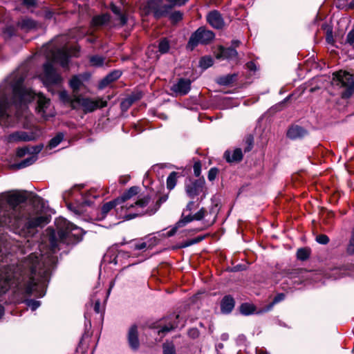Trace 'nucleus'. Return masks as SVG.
Returning <instances> with one entry per match:
<instances>
[{"label": "nucleus", "instance_id": "1", "mask_svg": "<svg viewBox=\"0 0 354 354\" xmlns=\"http://www.w3.org/2000/svg\"><path fill=\"white\" fill-rule=\"evenodd\" d=\"M55 262L53 257L41 256L39 259L37 254L32 253L17 266L1 269L0 294L13 286L26 295L36 292L37 296L43 297Z\"/></svg>", "mask_w": 354, "mask_h": 354}, {"label": "nucleus", "instance_id": "2", "mask_svg": "<svg viewBox=\"0 0 354 354\" xmlns=\"http://www.w3.org/2000/svg\"><path fill=\"white\" fill-rule=\"evenodd\" d=\"M23 82L24 79L19 77L9 82L6 80L0 86V124L4 127H13L23 118L29 121L31 115L26 104L34 99L37 101V110L44 118L53 116V113L48 111L50 100L40 93L24 88Z\"/></svg>", "mask_w": 354, "mask_h": 354}, {"label": "nucleus", "instance_id": "3", "mask_svg": "<svg viewBox=\"0 0 354 354\" xmlns=\"http://www.w3.org/2000/svg\"><path fill=\"white\" fill-rule=\"evenodd\" d=\"M139 192V187L133 186L127 190L117 201L120 204L118 208V214L124 220H131L137 216L145 214H153L160 208L162 203L166 201L167 198L162 197L157 201L153 207H148L150 198L148 196L135 200L134 197Z\"/></svg>", "mask_w": 354, "mask_h": 354}, {"label": "nucleus", "instance_id": "4", "mask_svg": "<svg viewBox=\"0 0 354 354\" xmlns=\"http://www.w3.org/2000/svg\"><path fill=\"white\" fill-rule=\"evenodd\" d=\"M26 200L25 196L18 192L2 194L0 196V205L4 202L8 205V209L1 207L0 223L3 225L11 227L17 224L15 207Z\"/></svg>", "mask_w": 354, "mask_h": 354}, {"label": "nucleus", "instance_id": "5", "mask_svg": "<svg viewBox=\"0 0 354 354\" xmlns=\"http://www.w3.org/2000/svg\"><path fill=\"white\" fill-rule=\"evenodd\" d=\"M59 236L62 241L68 244L80 241L82 237V230L65 219H59L57 223Z\"/></svg>", "mask_w": 354, "mask_h": 354}, {"label": "nucleus", "instance_id": "6", "mask_svg": "<svg viewBox=\"0 0 354 354\" xmlns=\"http://www.w3.org/2000/svg\"><path fill=\"white\" fill-rule=\"evenodd\" d=\"M39 77L49 91H51L52 86H59L63 82V78L50 62L44 64L43 71L39 75Z\"/></svg>", "mask_w": 354, "mask_h": 354}, {"label": "nucleus", "instance_id": "7", "mask_svg": "<svg viewBox=\"0 0 354 354\" xmlns=\"http://www.w3.org/2000/svg\"><path fill=\"white\" fill-rule=\"evenodd\" d=\"M106 101L103 100L101 98L92 100L91 98L84 97L81 95L74 94L72 108L77 109V106H81L85 112H92L98 108L106 106Z\"/></svg>", "mask_w": 354, "mask_h": 354}, {"label": "nucleus", "instance_id": "8", "mask_svg": "<svg viewBox=\"0 0 354 354\" xmlns=\"http://www.w3.org/2000/svg\"><path fill=\"white\" fill-rule=\"evenodd\" d=\"M333 82L345 88L342 93L343 97H349L354 93V75L346 71H338L334 73Z\"/></svg>", "mask_w": 354, "mask_h": 354}, {"label": "nucleus", "instance_id": "9", "mask_svg": "<svg viewBox=\"0 0 354 354\" xmlns=\"http://www.w3.org/2000/svg\"><path fill=\"white\" fill-rule=\"evenodd\" d=\"M214 33L204 27L198 28L190 37L187 46L192 50L199 44H206L214 38Z\"/></svg>", "mask_w": 354, "mask_h": 354}, {"label": "nucleus", "instance_id": "10", "mask_svg": "<svg viewBox=\"0 0 354 354\" xmlns=\"http://www.w3.org/2000/svg\"><path fill=\"white\" fill-rule=\"evenodd\" d=\"M147 14H153L155 18L159 19L166 16L171 10V6L164 4L162 0H149L144 6Z\"/></svg>", "mask_w": 354, "mask_h": 354}, {"label": "nucleus", "instance_id": "11", "mask_svg": "<svg viewBox=\"0 0 354 354\" xmlns=\"http://www.w3.org/2000/svg\"><path fill=\"white\" fill-rule=\"evenodd\" d=\"M40 135V131L37 130L33 132L16 131L9 134L6 140L8 143H15L19 142H27L35 140Z\"/></svg>", "mask_w": 354, "mask_h": 354}, {"label": "nucleus", "instance_id": "12", "mask_svg": "<svg viewBox=\"0 0 354 354\" xmlns=\"http://www.w3.org/2000/svg\"><path fill=\"white\" fill-rule=\"evenodd\" d=\"M205 209L204 208H201L197 213H196L195 214H187L186 216H183V218H182L176 225V227L172 229L169 232V236H171L173 235L176 230L178 228V227H183L185 226L187 223L194 221V220H196V221H200L201 220L202 218H204L205 216Z\"/></svg>", "mask_w": 354, "mask_h": 354}, {"label": "nucleus", "instance_id": "13", "mask_svg": "<svg viewBox=\"0 0 354 354\" xmlns=\"http://www.w3.org/2000/svg\"><path fill=\"white\" fill-rule=\"evenodd\" d=\"M69 53L67 47L56 48L52 53V58L54 62H58L63 67H66L68 63Z\"/></svg>", "mask_w": 354, "mask_h": 354}, {"label": "nucleus", "instance_id": "14", "mask_svg": "<svg viewBox=\"0 0 354 354\" xmlns=\"http://www.w3.org/2000/svg\"><path fill=\"white\" fill-rule=\"evenodd\" d=\"M49 222V218L42 213L37 212L35 214L30 215L28 218L26 225L28 227H42Z\"/></svg>", "mask_w": 354, "mask_h": 354}, {"label": "nucleus", "instance_id": "15", "mask_svg": "<svg viewBox=\"0 0 354 354\" xmlns=\"http://www.w3.org/2000/svg\"><path fill=\"white\" fill-rule=\"evenodd\" d=\"M216 57L217 59L234 60L236 63L239 62L238 52L232 47L225 48L223 46H219L218 52L217 53Z\"/></svg>", "mask_w": 354, "mask_h": 354}, {"label": "nucleus", "instance_id": "16", "mask_svg": "<svg viewBox=\"0 0 354 354\" xmlns=\"http://www.w3.org/2000/svg\"><path fill=\"white\" fill-rule=\"evenodd\" d=\"M203 187L204 180L198 179L187 184L185 186V191L188 196L193 198L203 192Z\"/></svg>", "mask_w": 354, "mask_h": 354}, {"label": "nucleus", "instance_id": "17", "mask_svg": "<svg viewBox=\"0 0 354 354\" xmlns=\"http://www.w3.org/2000/svg\"><path fill=\"white\" fill-rule=\"evenodd\" d=\"M128 344L133 351H138L140 346L138 331L136 326H131L127 335Z\"/></svg>", "mask_w": 354, "mask_h": 354}, {"label": "nucleus", "instance_id": "18", "mask_svg": "<svg viewBox=\"0 0 354 354\" xmlns=\"http://www.w3.org/2000/svg\"><path fill=\"white\" fill-rule=\"evenodd\" d=\"M207 21L211 26L221 29L224 26V21L221 15L217 10H212L207 15Z\"/></svg>", "mask_w": 354, "mask_h": 354}, {"label": "nucleus", "instance_id": "19", "mask_svg": "<svg viewBox=\"0 0 354 354\" xmlns=\"http://www.w3.org/2000/svg\"><path fill=\"white\" fill-rule=\"evenodd\" d=\"M190 88L191 81L189 80L180 79L176 84L172 86L171 90L176 94L184 95L189 91Z\"/></svg>", "mask_w": 354, "mask_h": 354}, {"label": "nucleus", "instance_id": "20", "mask_svg": "<svg viewBox=\"0 0 354 354\" xmlns=\"http://www.w3.org/2000/svg\"><path fill=\"white\" fill-rule=\"evenodd\" d=\"M120 204L119 203V202L117 201V198L104 204L101 208L100 214L98 216L97 218L99 220L104 219L106 216L107 214L113 208L115 209V210L116 212V216L119 218H122V217H120L118 214L117 209L120 208Z\"/></svg>", "mask_w": 354, "mask_h": 354}, {"label": "nucleus", "instance_id": "21", "mask_svg": "<svg viewBox=\"0 0 354 354\" xmlns=\"http://www.w3.org/2000/svg\"><path fill=\"white\" fill-rule=\"evenodd\" d=\"M306 133L307 131L304 128L296 125L288 129L287 136L290 139L295 140L305 136Z\"/></svg>", "mask_w": 354, "mask_h": 354}, {"label": "nucleus", "instance_id": "22", "mask_svg": "<svg viewBox=\"0 0 354 354\" xmlns=\"http://www.w3.org/2000/svg\"><path fill=\"white\" fill-rule=\"evenodd\" d=\"M224 156L226 160L229 162H239L243 158V153L239 148L232 151H226Z\"/></svg>", "mask_w": 354, "mask_h": 354}, {"label": "nucleus", "instance_id": "23", "mask_svg": "<svg viewBox=\"0 0 354 354\" xmlns=\"http://www.w3.org/2000/svg\"><path fill=\"white\" fill-rule=\"evenodd\" d=\"M221 311L224 313H228L232 311L234 307V300L230 296H225L221 301Z\"/></svg>", "mask_w": 354, "mask_h": 354}, {"label": "nucleus", "instance_id": "24", "mask_svg": "<svg viewBox=\"0 0 354 354\" xmlns=\"http://www.w3.org/2000/svg\"><path fill=\"white\" fill-rule=\"evenodd\" d=\"M109 20L110 16L108 14L97 15L93 18L91 25L93 27H98L106 24Z\"/></svg>", "mask_w": 354, "mask_h": 354}, {"label": "nucleus", "instance_id": "25", "mask_svg": "<svg viewBox=\"0 0 354 354\" xmlns=\"http://www.w3.org/2000/svg\"><path fill=\"white\" fill-rule=\"evenodd\" d=\"M83 84L82 75H75L70 80L69 84L73 92H77Z\"/></svg>", "mask_w": 354, "mask_h": 354}, {"label": "nucleus", "instance_id": "26", "mask_svg": "<svg viewBox=\"0 0 354 354\" xmlns=\"http://www.w3.org/2000/svg\"><path fill=\"white\" fill-rule=\"evenodd\" d=\"M121 76V72L119 71H115L109 73L102 81L101 82V87L106 86L111 82H113L118 79Z\"/></svg>", "mask_w": 354, "mask_h": 354}, {"label": "nucleus", "instance_id": "27", "mask_svg": "<svg viewBox=\"0 0 354 354\" xmlns=\"http://www.w3.org/2000/svg\"><path fill=\"white\" fill-rule=\"evenodd\" d=\"M236 74H229L224 76L219 77L216 80V82L223 86H227L231 84L235 80Z\"/></svg>", "mask_w": 354, "mask_h": 354}, {"label": "nucleus", "instance_id": "28", "mask_svg": "<svg viewBox=\"0 0 354 354\" xmlns=\"http://www.w3.org/2000/svg\"><path fill=\"white\" fill-rule=\"evenodd\" d=\"M255 311V306L253 304L245 303L240 306V312L244 315H249L254 313Z\"/></svg>", "mask_w": 354, "mask_h": 354}, {"label": "nucleus", "instance_id": "29", "mask_svg": "<svg viewBox=\"0 0 354 354\" xmlns=\"http://www.w3.org/2000/svg\"><path fill=\"white\" fill-rule=\"evenodd\" d=\"M36 161V157L35 156H30V157L22 160L21 162L13 165L16 169H22L26 167Z\"/></svg>", "mask_w": 354, "mask_h": 354}, {"label": "nucleus", "instance_id": "30", "mask_svg": "<svg viewBox=\"0 0 354 354\" xmlns=\"http://www.w3.org/2000/svg\"><path fill=\"white\" fill-rule=\"evenodd\" d=\"M178 174L175 171L171 172L167 179V187L169 189H172L176 185Z\"/></svg>", "mask_w": 354, "mask_h": 354}, {"label": "nucleus", "instance_id": "31", "mask_svg": "<svg viewBox=\"0 0 354 354\" xmlns=\"http://www.w3.org/2000/svg\"><path fill=\"white\" fill-rule=\"evenodd\" d=\"M111 9L113 13L119 17V20L120 21L121 24L124 25L127 23V19L126 16L120 12V8L114 4H111Z\"/></svg>", "mask_w": 354, "mask_h": 354}, {"label": "nucleus", "instance_id": "32", "mask_svg": "<svg viewBox=\"0 0 354 354\" xmlns=\"http://www.w3.org/2000/svg\"><path fill=\"white\" fill-rule=\"evenodd\" d=\"M59 98L64 103L70 104L72 107V102L73 101V96L71 97L66 91H61L59 92Z\"/></svg>", "mask_w": 354, "mask_h": 354}, {"label": "nucleus", "instance_id": "33", "mask_svg": "<svg viewBox=\"0 0 354 354\" xmlns=\"http://www.w3.org/2000/svg\"><path fill=\"white\" fill-rule=\"evenodd\" d=\"M199 64L202 68L206 69L213 64V59L210 57H203L201 59Z\"/></svg>", "mask_w": 354, "mask_h": 354}, {"label": "nucleus", "instance_id": "34", "mask_svg": "<svg viewBox=\"0 0 354 354\" xmlns=\"http://www.w3.org/2000/svg\"><path fill=\"white\" fill-rule=\"evenodd\" d=\"M104 59L98 55H94L90 57V63L93 66H101L104 64Z\"/></svg>", "mask_w": 354, "mask_h": 354}, {"label": "nucleus", "instance_id": "35", "mask_svg": "<svg viewBox=\"0 0 354 354\" xmlns=\"http://www.w3.org/2000/svg\"><path fill=\"white\" fill-rule=\"evenodd\" d=\"M64 136L62 133H58L56 136L52 138L49 142V147L50 149L56 147L63 140Z\"/></svg>", "mask_w": 354, "mask_h": 354}, {"label": "nucleus", "instance_id": "36", "mask_svg": "<svg viewBox=\"0 0 354 354\" xmlns=\"http://www.w3.org/2000/svg\"><path fill=\"white\" fill-rule=\"evenodd\" d=\"M159 51L161 53H166L169 49V44L167 39H162L158 46Z\"/></svg>", "mask_w": 354, "mask_h": 354}, {"label": "nucleus", "instance_id": "37", "mask_svg": "<svg viewBox=\"0 0 354 354\" xmlns=\"http://www.w3.org/2000/svg\"><path fill=\"white\" fill-rule=\"evenodd\" d=\"M285 299V295L283 293L278 294L273 299L272 302L267 307V308L264 311H268L272 309L273 306L283 301Z\"/></svg>", "mask_w": 354, "mask_h": 354}, {"label": "nucleus", "instance_id": "38", "mask_svg": "<svg viewBox=\"0 0 354 354\" xmlns=\"http://www.w3.org/2000/svg\"><path fill=\"white\" fill-rule=\"evenodd\" d=\"M309 251L306 248H300L297 250V257L300 260H306L309 257Z\"/></svg>", "mask_w": 354, "mask_h": 354}, {"label": "nucleus", "instance_id": "39", "mask_svg": "<svg viewBox=\"0 0 354 354\" xmlns=\"http://www.w3.org/2000/svg\"><path fill=\"white\" fill-rule=\"evenodd\" d=\"M163 354H176L174 346L169 343L164 344Z\"/></svg>", "mask_w": 354, "mask_h": 354}, {"label": "nucleus", "instance_id": "40", "mask_svg": "<svg viewBox=\"0 0 354 354\" xmlns=\"http://www.w3.org/2000/svg\"><path fill=\"white\" fill-rule=\"evenodd\" d=\"M183 18V13L180 11H175L169 15L170 20L174 23H177Z\"/></svg>", "mask_w": 354, "mask_h": 354}, {"label": "nucleus", "instance_id": "41", "mask_svg": "<svg viewBox=\"0 0 354 354\" xmlns=\"http://www.w3.org/2000/svg\"><path fill=\"white\" fill-rule=\"evenodd\" d=\"M26 305L30 307L32 310H35L41 305L40 301L32 299L26 300Z\"/></svg>", "mask_w": 354, "mask_h": 354}, {"label": "nucleus", "instance_id": "42", "mask_svg": "<svg viewBox=\"0 0 354 354\" xmlns=\"http://www.w3.org/2000/svg\"><path fill=\"white\" fill-rule=\"evenodd\" d=\"M346 43L350 45L354 44V24L352 29L348 32L346 36Z\"/></svg>", "mask_w": 354, "mask_h": 354}, {"label": "nucleus", "instance_id": "43", "mask_svg": "<svg viewBox=\"0 0 354 354\" xmlns=\"http://www.w3.org/2000/svg\"><path fill=\"white\" fill-rule=\"evenodd\" d=\"M218 174V169L216 168H212L208 172V180L209 181L214 180Z\"/></svg>", "mask_w": 354, "mask_h": 354}, {"label": "nucleus", "instance_id": "44", "mask_svg": "<svg viewBox=\"0 0 354 354\" xmlns=\"http://www.w3.org/2000/svg\"><path fill=\"white\" fill-rule=\"evenodd\" d=\"M316 241L321 244H326L329 241V239L326 235L319 234L316 237Z\"/></svg>", "mask_w": 354, "mask_h": 354}, {"label": "nucleus", "instance_id": "45", "mask_svg": "<svg viewBox=\"0 0 354 354\" xmlns=\"http://www.w3.org/2000/svg\"><path fill=\"white\" fill-rule=\"evenodd\" d=\"M194 174L196 176H199L201 173V164L200 162H196L193 167Z\"/></svg>", "mask_w": 354, "mask_h": 354}, {"label": "nucleus", "instance_id": "46", "mask_svg": "<svg viewBox=\"0 0 354 354\" xmlns=\"http://www.w3.org/2000/svg\"><path fill=\"white\" fill-rule=\"evenodd\" d=\"M195 205V203L193 201H190L186 206V207L184 209L183 212V214H182V218H183V216H186L187 215L185 214L187 212H190L192 211V209H193L194 206Z\"/></svg>", "mask_w": 354, "mask_h": 354}, {"label": "nucleus", "instance_id": "47", "mask_svg": "<svg viewBox=\"0 0 354 354\" xmlns=\"http://www.w3.org/2000/svg\"><path fill=\"white\" fill-rule=\"evenodd\" d=\"M22 26L30 28L35 26V21L31 19H26L23 21Z\"/></svg>", "mask_w": 354, "mask_h": 354}, {"label": "nucleus", "instance_id": "48", "mask_svg": "<svg viewBox=\"0 0 354 354\" xmlns=\"http://www.w3.org/2000/svg\"><path fill=\"white\" fill-rule=\"evenodd\" d=\"M28 152V149L26 147L18 149L17 151V156L19 157H23Z\"/></svg>", "mask_w": 354, "mask_h": 354}, {"label": "nucleus", "instance_id": "49", "mask_svg": "<svg viewBox=\"0 0 354 354\" xmlns=\"http://www.w3.org/2000/svg\"><path fill=\"white\" fill-rule=\"evenodd\" d=\"M176 326H173V325H171V326H165L164 327H162L159 331H158V333L159 334H163L165 333H167L170 330H171L173 328H174Z\"/></svg>", "mask_w": 354, "mask_h": 354}, {"label": "nucleus", "instance_id": "50", "mask_svg": "<svg viewBox=\"0 0 354 354\" xmlns=\"http://www.w3.org/2000/svg\"><path fill=\"white\" fill-rule=\"evenodd\" d=\"M146 248L147 243L145 242H140L134 245V248L138 250L145 249Z\"/></svg>", "mask_w": 354, "mask_h": 354}, {"label": "nucleus", "instance_id": "51", "mask_svg": "<svg viewBox=\"0 0 354 354\" xmlns=\"http://www.w3.org/2000/svg\"><path fill=\"white\" fill-rule=\"evenodd\" d=\"M203 239V236H198V237L192 240L188 243H186L185 245V246H189V245H191L192 244L197 243L200 242L201 241H202Z\"/></svg>", "mask_w": 354, "mask_h": 354}, {"label": "nucleus", "instance_id": "52", "mask_svg": "<svg viewBox=\"0 0 354 354\" xmlns=\"http://www.w3.org/2000/svg\"><path fill=\"white\" fill-rule=\"evenodd\" d=\"M247 68L250 71H255L257 70V66L253 62H249L246 64Z\"/></svg>", "mask_w": 354, "mask_h": 354}, {"label": "nucleus", "instance_id": "53", "mask_svg": "<svg viewBox=\"0 0 354 354\" xmlns=\"http://www.w3.org/2000/svg\"><path fill=\"white\" fill-rule=\"evenodd\" d=\"M189 335L190 336H192V337L195 338V337H198V330L194 329V328L191 329V330L189 331Z\"/></svg>", "mask_w": 354, "mask_h": 354}, {"label": "nucleus", "instance_id": "54", "mask_svg": "<svg viewBox=\"0 0 354 354\" xmlns=\"http://www.w3.org/2000/svg\"><path fill=\"white\" fill-rule=\"evenodd\" d=\"M94 310L97 313L100 312V302L99 300L96 301L94 306Z\"/></svg>", "mask_w": 354, "mask_h": 354}, {"label": "nucleus", "instance_id": "55", "mask_svg": "<svg viewBox=\"0 0 354 354\" xmlns=\"http://www.w3.org/2000/svg\"><path fill=\"white\" fill-rule=\"evenodd\" d=\"M24 4L28 6H33L35 3V0H23Z\"/></svg>", "mask_w": 354, "mask_h": 354}, {"label": "nucleus", "instance_id": "56", "mask_svg": "<svg viewBox=\"0 0 354 354\" xmlns=\"http://www.w3.org/2000/svg\"><path fill=\"white\" fill-rule=\"evenodd\" d=\"M256 354H269V353L263 348H257Z\"/></svg>", "mask_w": 354, "mask_h": 354}, {"label": "nucleus", "instance_id": "57", "mask_svg": "<svg viewBox=\"0 0 354 354\" xmlns=\"http://www.w3.org/2000/svg\"><path fill=\"white\" fill-rule=\"evenodd\" d=\"M241 44V41L239 40H233L232 41V48H234L235 49L236 47H238Z\"/></svg>", "mask_w": 354, "mask_h": 354}, {"label": "nucleus", "instance_id": "58", "mask_svg": "<svg viewBox=\"0 0 354 354\" xmlns=\"http://www.w3.org/2000/svg\"><path fill=\"white\" fill-rule=\"evenodd\" d=\"M141 97V95H138L137 97H129L127 100V101L129 103V104H131L133 101L136 100H138Z\"/></svg>", "mask_w": 354, "mask_h": 354}, {"label": "nucleus", "instance_id": "59", "mask_svg": "<svg viewBox=\"0 0 354 354\" xmlns=\"http://www.w3.org/2000/svg\"><path fill=\"white\" fill-rule=\"evenodd\" d=\"M4 313V308L2 306H0V318L3 316Z\"/></svg>", "mask_w": 354, "mask_h": 354}, {"label": "nucleus", "instance_id": "60", "mask_svg": "<svg viewBox=\"0 0 354 354\" xmlns=\"http://www.w3.org/2000/svg\"><path fill=\"white\" fill-rule=\"evenodd\" d=\"M348 7L350 9L354 8V0H353L351 3H349Z\"/></svg>", "mask_w": 354, "mask_h": 354}, {"label": "nucleus", "instance_id": "61", "mask_svg": "<svg viewBox=\"0 0 354 354\" xmlns=\"http://www.w3.org/2000/svg\"><path fill=\"white\" fill-rule=\"evenodd\" d=\"M326 39H327V41L328 42H331V41H332V35H328Z\"/></svg>", "mask_w": 354, "mask_h": 354}, {"label": "nucleus", "instance_id": "62", "mask_svg": "<svg viewBox=\"0 0 354 354\" xmlns=\"http://www.w3.org/2000/svg\"><path fill=\"white\" fill-rule=\"evenodd\" d=\"M222 339H227V335H223V338H222Z\"/></svg>", "mask_w": 354, "mask_h": 354}, {"label": "nucleus", "instance_id": "63", "mask_svg": "<svg viewBox=\"0 0 354 354\" xmlns=\"http://www.w3.org/2000/svg\"><path fill=\"white\" fill-rule=\"evenodd\" d=\"M23 126H24V128H28V124H26L25 123L23 124Z\"/></svg>", "mask_w": 354, "mask_h": 354}, {"label": "nucleus", "instance_id": "64", "mask_svg": "<svg viewBox=\"0 0 354 354\" xmlns=\"http://www.w3.org/2000/svg\"><path fill=\"white\" fill-rule=\"evenodd\" d=\"M88 41H89L90 42H93V41H94V39H88Z\"/></svg>", "mask_w": 354, "mask_h": 354}]
</instances>
